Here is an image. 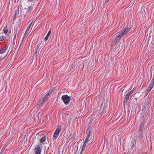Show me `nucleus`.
Wrapping results in <instances>:
<instances>
[{
  "label": "nucleus",
  "instance_id": "obj_1",
  "mask_svg": "<svg viewBox=\"0 0 154 154\" xmlns=\"http://www.w3.org/2000/svg\"><path fill=\"white\" fill-rule=\"evenodd\" d=\"M20 14L21 15H24V18H25L27 15H29L30 13L32 10L33 7L30 6L28 7V8L27 9L26 8H22V6L20 5Z\"/></svg>",
  "mask_w": 154,
  "mask_h": 154
},
{
  "label": "nucleus",
  "instance_id": "obj_2",
  "mask_svg": "<svg viewBox=\"0 0 154 154\" xmlns=\"http://www.w3.org/2000/svg\"><path fill=\"white\" fill-rule=\"evenodd\" d=\"M61 99L63 102L66 105L69 103V101L71 100V97L66 94L63 95L61 97Z\"/></svg>",
  "mask_w": 154,
  "mask_h": 154
},
{
  "label": "nucleus",
  "instance_id": "obj_3",
  "mask_svg": "<svg viewBox=\"0 0 154 154\" xmlns=\"http://www.w3.org/2000/svg\"><path fill=\"white\" fill-rule=\"evenodd\" d=\"M61 127L60 125L59 126L55 131L53 137L54 140H55L58 137L59 134L60 132Z\"/></svg>",
  "mask_w": 154,
  "mask_h": 154
},
{
  "label": "nucleus",
  "instance_id": "obj_4",
  "mask_svg": "<svg viewBox=\"0 0 154 154\" xmlns=\"http://www.w3.org/2000/svg\"><path fill=\"white\" fill-rule=\"evenodd\" d=\"M42 144H37L34 149L35 154H40L41 152Z\"/></svg>",
  "mask_w": 154,
  "mask_h": 154
},
{
  "label": "nucleus",
  "instance_id": "obj_5",
  "mask_svg": "<svg viewBox=\"0 0 154 154\" xmlns=\"http://www.w3.org/2000/svg\"><path fill=\"white\" fill-rule=\"evenodd\" d=\"M154 85V77H153L152 79L151 80V83L147 88V92H148L147 93H148L149 92L151 91V90L152 89V88L153 87Z\"/></svg>",
  "mask_w": 154,
  "mask_h": 154
},
{
  "label": "nucleus",
  "instance_id": "obj_6",
  "mask_svg": "<svg viewBox=\"0 0 154 154\" xmlns=\"http://www.w3.org/2000/svg\"><path fill=\"white\" fill-rule=\"evenodd\" d=\"M92 128L91 126V124L89 125L88 128L86 131V136L90 137V135L92 134Z\"/></svg>",
  "mask_w": 154,
  "mask_h": 154
},
{
  "label": "nucleus",
  "instance_id": "obj_7",
  "mask_svg": "<svg viewBox=\"0 0 154 154\" xmlns=\"http://www.w3.org/2000/svg\"><path fill=\"white\" fill-rule=\"evenodd\" d=\"M121 38V37H119V36L118 35H117L116 37V39L115 41L113 42V45H116L117 44L119 41V40Z\"/></svg>",
  "mask_w": 154,
  "mask_h": 154
},
{
  "label": "nucleus",
  "instance_id": "obj_8",
  "mask_svg": "<svg viewBox=\"0 0 154 154\" xmlns=\"http://www.w3.org/2000/svg\"><path fill=\"white\" fill-rule=\"evenodd\" d=\"M53 91V90L52 89L50 90L47 93L44 97L46 99H48V96L50 95L52 93Z\"/></svg>",
  "mask_w": 154,
  "mask_h": 154
},
{
  "label": "nucleus",
  "instance_id": "obj_9",
  "mask_svg": "<svg viewBox=\"0 0 154 154\" xmlns=\"http://www.w3.org/2000/svg\"><path fill=\"white\" fill-rule=\"evenodd\" d=\"M47 100V99H46L45 97H44L43 98H42L39 102V103H41L42 104H43Z\"/></svg>",
  "mask_w": 154,
  "mask_h": 154
},
{
  "label": "nucleus",
  "instance_id": "obj_10",
  "mask_svg": "<svg viewBox=\"0 0 154 154\" xmlns=\"http://www.w3.org/2000/svg\"><path fill=\"white\" fill-rule=\"evenodd\" d=\"M51 30H50L48 31L46 36L45 37V38H44V39L45 40V41H46L48 40V37L51 34Z\"/></svg>",
  "mask_w": 154,
  "mask_h": 154
},
{
  "label": "nucleus",
  "instance_id": "obj_11",
  "mask_svg": "<svg viewBox=\"0 0 154 154\" xmlns=\"http://www.w3.org/2000/svg\"><path fill=\"white\" fill-rule=\"evenodd\" d=\"M131 28H125V29H124V30H123V32L124 33L125 35L127 32H129Z\"/></svg>",
  "mask_w": 154,
  "mask_h": 154
},
{
  "label": "nucleus",
  "instance_id": "obj_12",
  "mask_svg": "<svg viewBox=\"0 0 154 154\" xmlns=\"http://www.w3.org/2000/svg\"><path fill=\"white\" fill-rule=\"evenodd\" d=\"M31 23H32V22L30 23V24L29 25V26L27 28L26 30V31H25V32L24 34V35H26L27 34V33L29 31V30L30 29V27H31Z\"/></svg>",
  "mask_w": 154,
  "mask_h": 154
},
{
  "label": "nucleus",
  "instance_id": "obj_13",
  "mask_svg": "<svg viewBox=\"0 0 154 154\" xmlns=\"http://www.w3.org/2000/svg\"><path fill=\"white\" fill-rule=\"evenodd\" d=\"M129 97L125 95L124 99V104L126 103L129 100Z\"/></svg>",
  "mask_w": 154,
  "mask_h": 154
},
{
  "label": "nucleus",
  "instance_id": "obj_14",
  "mask_svg": "<svg viewBox=\"0 0 154 154\" xmlns=\"http://www.w3.org/2000/svg\"><path fill=\"white\" fill-rule=\"evenodd\" d=\"M144 127V124L143 123H141L140 125L139 126V131H143Z\"/></svg>",
  "mask_w": 154,
  "mask_h": 154
},
{
  "label": "nucleus",
  "instance_id": "obj_15",
  "mask_svg": "<svg viewBox=\"0 0 154 154\" xmlns=\"http://www.w3.org/2000/svg\"><path fill=\"white\" fill-rule=\"evenodd\" d=\"M17 29H14V34H15V35H14V40H13L14 42V41L15 40V39L16 38L17 33Z\"/></svg>",
  "mask_w": 154,
  "mask_h": 154
},
{
  "label": "nucleus",
  "instance_id": "obj_16",
  "mask_svg": "<svg viewBox=\"0 0 154 154\" xmlns=\"http://www.w3.org/2000/svg\"><path fill=\"white\" fill-rule=\"evenodd\" d=\"M149 124L152 125H154V116L152 119L149 123Z\"/></svg>",
  "mask_w": 154,
  "mask_h": 154
},
{
  "label": "nucleus",
  "instance_id": "obj_17",
  "mask_svg": "<svg viewBox=\"0 0 154 154\" xmlns=\"http://www.w3.org/2000/svg\"><path fill=\"white\" fill-rule=\"evenodd\" d=\"M46 137L45 136L43 137L40 139V142L42 143L44 142L46 140Z\"/></svg>",
  "mask_w": 154,
  "mask_h": 154
},
{
  "label": "nucleus",
  "instance_id": "obj_18",
  "mask_svg": "<svg viewBox=\"0 0 154 154\" xmlns=\"http://www.w3.org/2000/svg\"><path fill=\"white\" fill-rule=\"evenodd\" d=\"M3 30L4 32V33L5 34L7 33L8 31V27L6 26L4 28Z\"/></svg>",
  "mask_w": 154,
  "mask_h": 154
},
{
  "label": "nucleus",
  "instance_id": "obj_19",
  "mask_svg": "<svg viewBox=\"0 0 154 154\" xmlns=\"http://www.w3.org/2000/svg\"><path fill=\"white\" fill-rule=\"evenodd\" d=\"M6 37L4 36H2L0 38V42L2 41L6 38Z\"/></svg>",
  "mask_w": 154,
  "mask_h": 154
},
{
  "label": "nucleus",
  "instance_id": "obj_20",
  "mask_svg": "<svg viewBox=\"0 0 154 154\" xmlns=\"http://www.w3.org/2000/svg\"><path fill=\"white\" fill-rule=\"evenodd\" d=\"M5 52V51L3 50L2 47L0 48V54H3Z\"/></svg>",
  "mask_w": 154,
  "mask_h": 154
},
{
  "label": "nucleus",
  "instance_id": "obj_21",
  "mask_svg": "<svg viewBox=\"0 0 154 154\" xmlns=\"http://www.w3.org/2000/svg\"><path fill=\"white\" fill-rule=\"evenodd\" d=\"M89 137L86 136V139L85 141L84 142H85V143H87V142H88V141L89 140Z\"/></svg>",
  "mask_w": 154,
  "mask_h": 154
},
{
  "label": "nucleus",
  "instance_id": "obj_22",
  "mask_svg": "<svg viewBox=\"0 0 154 154\" xmlns=\"http://www.w3.org/2000/svg\"><path fill=\"white\" fill-rule=\"evenodd\" d=\"M125 35L123 31L122 32L119 33L118 35L119 36V37H121L123 35Z\"/></svg>",
  "mask_w": 154,
  "mask_h": 154
},
{
  "label": "nucleus",
  "instance_id": "obj_23",
  "mask_svg": "<svg viewBox=\"0 0 154 154\" xmlns=\"http://www.w3.org/2000/svg\"><path fill=\"white\" fill-rule=\"evenodd\" d=\"M86 144L87 143H85V142L84 143L82 149H85V146H86Z\"/></svg>",
  "mask_w": 154,
  "mask_h": 154
},
{
  "label": "nucleus",
  "instance_id": "obj_24",
  "mask_svg": "<svg viewBox=\"0 0 154 154\" xmlns=\"http://www.w3.org/2000/svg\"><path fill=\"white\" fill-rule=\"evenodd\" d=\"M42 104L41 103H39V102H38L37 104V106L39 108H40V106H42Z\"/></svg>",
  "mask_w": 154,
  "mask_h": 154
},
{
  "label": "nucleus",
  "instance_id": "obj_25",
  "mask_svg": "<svg viewBox=\"0 0 154 154\" xmlns=\"http://www.w3.org/2000/svg\"><path fill=\"white\" fill-rule=\"evenodd\" d=\"M8 47L7 45H6L5 47H4L3 48L2 47V48L5 51H5L7 50Z\"/></svg>",
  "mask_w": 154,
  "mask_h": 154
},
{
  "label": "nucleus",
  "instance_id": "obj_26",
  "mask_svg": "<svg viewBox=\"0 0 154 154\" xmlns=\"http://www.w3.org/2000/svg\"><path fill=\"white\" fill-rule=\"evenodd\" d=\"M15 14L14 15V18H15L16 17V16H17V11H15Z\"/></svg>",
  "mask_w": 154,
  "mask_h": 154
},
{
  "label": "nucleus",
  "instance_id": "obj_27",
  "mask_svg": "<svg viewBox=\"0 0 154 154\" xmlns=\"http://www.w3.org/2000/svg\"><path fill=\"white\" fill-rule=\"evenodd\" d=\"M7 56V54L3 58H2L1 57H0V61H2V60L4 58H5L6 56Z\"/></svg>",
  "mask_w": 154,
  "mask_h": 154
},
{
  "label": "nucleus",
  "instance_id": "obj_28",
  "mask_svg": "<svg viewBox=\"0 0 154 154\" xmlns=\"http://www.w3.org/2000/svg\"><path fill=\"white\" fill-rule=\"evenodd\" d=\"M38 48H35V53H34L35 54H36V53L37 52V50H38Z\"/></svg>",
  "mask_w": 154,
  "mask_h": 154
},
{
  "label": "nucleus",
  "instance_id": "obj_29",
  "mask_svg": "<svg viewBox=\"0 0 154 154\" xmlns=\"http://www.w3.org/2000/svg\"><path fill=\"white\" fill-rule=\"evenodd\" d=\"M85 149H82L81 152L80 153V154H82L83 153V151Z\"/></svg>",
  "mask_w": 154,
  "mask_h": 154
},
{
  "label": "nucleus",
  "instance_id": "obj_30",
  "mask_svg": "<svg viewBox=\"0 0 154 154\" xmlns=\"http://www.w3.org/2000/svg\"><path fill=\"white\" fill-rule=\"evenodd\" d=\"M85 149H82L81 152L80 153V154H82L83 153V151Z\"/></svg>",
  "mask_w": 154,
  "mask_h": 154
},
{
  "label": "nucleus",
  "instance_id": "obj_31",
  "mask_svg": "<svg viewBox=\"0 0 154 154\" xmlns=\"http://www.w3.org/2000/svg\"><path fill=\"white\" fill-rule=\"evenodd\" d=\"M25 36H26V35H24V36L23 37L22 39V42L24 40L25 38Z\"/></svg>",
  "mask_w": 154,
  "mask_h": 154
},
{
  "label": "nucleus",
  "instance_id": "obj_32",
  "mask_svg": "<svg viewBox=\"0 0 154 154\" xmlns=\"http://www.w3.org/2000/svg\"><path fill=\"white\" fill-rule=\"evenodd\" d=\"M131 94L129 93V92H128V93H127V94H126V95L129 97H130V95Z\"/></svg>",
  "mask_w": 154,
  "mask_h": 154
},
{
  "label": "nucleus",
  "instance_id": "obj_33",
  "mask_svg": "<svg viewBox=\"0 0 154 154\" xmlns=\"http://www.w3.org/2000/svg\"><path fill=\"white\" fill-rule=\"evenodd\" d=\"M129 93L131 94H132L133 92V90H132L130 91H129Z\"/></svg>",
  "mask_w": 154,
  "mask_h": 154
},
{
  "label": "nucleus",
  "instance_id": "obj_34",
  "mask_svg": "<svg viewBox=\"0 0 154 154\" xmlns=\"http://www.w3.org/2000/svg\"><path fill=\"white\" fill-rule=\"evenodd\" d=\"M41 45V44H38L36 47V48H38L39 47L40 45Z\"/></svg>",
  "mask_w": 154,
  "mask_h": 154
},
{
  "label": "nucleus",
  "instance_id": "obj_35",
  "mask_svg": "<svg viewBox=\"0 0 154 154\" xmlns=\"http://www.w3.org/2000/svg\"><path fill=\"white\" fill-rule=\"evenodd\" d=\"M74 66L75 65L73 64H72L71 66V67L72 68H74Z\"/></svg>",
  "mask_w": 154,
  "mask_h": 154
},
{
  "label": "nucleus",
  "instance_id": "obj_36",
  "mask_svg": "<svg viewBox=\"0 0 154 154\" xmlns=\"http://www.w3.org/2000/svg\"><path fill=\"white\" fill-rule=\"evenodd\" d=\"M21 45H22V43H21L20 44V45L19 46V47L18 48V51L20 49V47L21 46Z\"/></svg>",
  "mask_w": 154,
  "mask_h": 154
},
{
  "label": "nucleus",
  "instance_id": "obj_37",
  "mask_svg": "<svg viewBox=\"0 0 154 154\" xmlns=\"http://www.w3.org/2000/svg\"><path fill=\"white\" fill-rule=\"evenodd\" d=\"M5 147H6V146H4V147L2 148V150L5 149Z\"/></svg>",
  "mask_w": 154,
  "mask_h": 154
},
{
  "label": "nucleus",
  "instance_id": "obj_38",
  "mask_svg": "<svg viewBox=\"0 0 154 154\" xmlns=\"http://www.w3.org/2000/svg\"><path fill=\"white\" fill-rule=\"evenodd\" d=\"M143 137V135L141 134L139 136V137L140 138V137Z\"/></svg>",
  "mask_w": 154,
  "mask_h": 154
},
{
  "label": "nucleus",
  "instance_id": "obj_39",
  "mask_svg": "<svg viewBox=\"0 0 154 154\" xmlns=\"http://www.w3.org/2000/svg\"><path fill=\"white\" fill-rule=\"evenodd\" d=\"M152 45H154V40L153 41V42H152Z\"/></svg>",
  "mask_w": 154,
  "mask_h": 154
},
{
  "label": "nucleus",
  "instance_id": "obj_40",
  "mask_svg": "<svg viewBox=\"0 0 154 154\" xmlns=\"http://www.w3.org/2000/svg\"><path fill=\"white\" fill-rule=\"evenodd\" d=\"M109 0H106L105 2H108V1H109Z\"/></svg>",
  "mask_w": 154,
  "mask_h": 154
},
{
  "label": "nucleus",
  "instance_id": "obj_41",
  "mask_svg": "<svg viewBox=\"0 0 154 154\" xmlns=\"http://www.w3.org/2000/svg\"><path fill=\"white\" fill-rule=\"evenodd\" d=\"M148 107H149V105H148V106H147V108Z\"/></svg>",
  "mask_w": 154,
  "mask_h": 154
},
{
  "label": "nucleus",
  "instance_id": "obj_42",
  "mask_svg": "<svg viewBox=\"0 0 154 154\" xmlns=\"http://www.w3.org/2000/svg\"><path fill=\"white\" fill-rule=\"evenodd\" d=\"M134 99L136 100H137V98H134Z\"/></svg>",
  "mask_w": 154,
  "mask_h": 154
},
{
  "label": "nucleus",
  "instance_id": "obj_43",
  "mask_svg": "<svg viewBox=\"0 0 154 154\" xmlns=\"http://www.w3.org/2000/svg\"><path fill=\"white\" fill-rule=\"evenodd\" d=\"M9 55H8V56H7V57H8L9 56Z\"/></svg>",
  "mask_w": 154,
  "mask_h": 154
}]
</instances>
